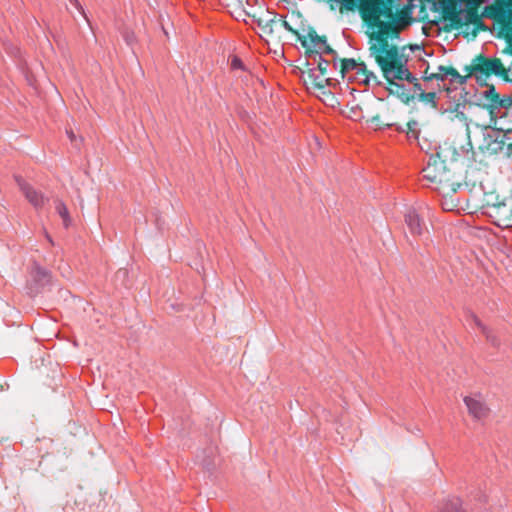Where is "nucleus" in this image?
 Returning a JSON list of instances; mask_svg holds the SVG:
<instances>
[{"label": "nucleus", "instance_id": "f257e3e1", "mask_svg": "<svg viewBox=\"0 0 512 512\" xmlns=\"http://www.w3.org/2000/svg\"><path fill=\"white\" fill-rule=\"evenodd\" d=\"M390 27L385 25L380 32H371L369 40V54L380 67L383 77L389 82L407 81L413 82L416 77L407 67L408 58L404 54V48L389 42V38L397 36L388 32Z\"/></svg>", "mask_w": 512, "mask_h": 512}, {"label": "nucleus", "instance_id": "f03ea898", "mask_svg": "<svg viewBox=\"0 0 512 512\" xmlns=\"http://www.w3.org/2000/svg\"><path fill=\"white\" fill-rule=\"evenodd\" d=\"M360 16L367 25L373 29L372 32L385 30L384 26L390 28L388 32L398 34L399 30L410 24L408 12L394 11L392 4L394 0H359Z\"/></svg>", "mask_w": 512, "mask_h": 512}, {"label": "nucleus", "instance_id": "7ed1b4c3", "mask_svg": "<svg viewBox=\"0 0 512 512\" xmlns=\"http://www.w3.org/2000/svg\"><path fill=\"white\" fill-rule=\"evenodd\" d=\"M508 78L509 72L502 58L488 59L485 56L475 57L470 65L469 75L474 77L478 84H486L491 75Z\"/></svg>", "mask_w": 512, "mask_h": 512}, {"label": "nucleus", "instance_id": "20e7f679", "mask_svg": "<svg viewBox=\"0 0 512 512\" xmlns=\"http://www.w3.org/2000/svg\"><path fill=\"white\" fill-rule=\"evenodd\" d=\"M422 176L428 183L438 185V190L456 191L453 174L446 168L445 161L438 156L430 157L427 165L422 169Z\"/></svg>", "mask_w": 512, "mask_h": 512}, {"label": "nucleus", "instance_id": "39448f33", "mask_svg": "<svg viewBox=\"0 0 512 512\" xmlns=\"http://www.w3.org/2000/svg\"><path fill=\"white\" fill-rule=\"evenodd\" d=\"M445 13L451 26L455 29L470 24L477 26L479 29H484V24L477 9L468 7L465 9H457L456 3H454L447 6Z\"/></svg>", "mask_w": 512, "mask_h": 512}, {"label": "nucleus", "instance_id": "423d86ee", "mask_svg": "<svg viewBox=\"0 0 512 512\" xmlns=\"http://www.w3.org/2000/svg\"><path fill=\"white\" fill-rule=\"evenodd\" d=\"M482 15L495 23L505 24L506 33H512V0H494L484 7Z\"/></svg>", "mask_w": 512, "mask_h": 512}, {"label": "nucleus", "instance_id": "0eeeda50", "mask_svg": "<svg viewBox=\"0 0 512 512\" xmlns=\"http://www.w3.org/2000/svg\"><path fill=\"white\" fill-rule=\"evenodd\" d=\"M487 216L498 227H510L512 225V198L504 197L488 212Z\"/></svg>", "mask_w": 512, "mask_h": 512}, {"label": "nucleus", "instance_id": "6e6552de", "mask_svg": "<svg viewBox=\"0 0 512 512\" xmlns=\"http://www.w3.org/2000/svg\"><path fill=\"white\" fill-rule=\"evenodd\" d=\"M298 40L305 48H318L321 52L330 54L335 53L327 44L324 36H319L314 29H309L306 34L298 35Z\"/></svg>", "mask_w": 512, "mask_h": 512}, {"label": "nucleus", "instance_id": "1a4fd4ad", "mask_svg": "<svg viewBox=\"0 0 512 512\" xmlns=\"http://www.w3.org/2000/svg\"><path fill=\"white\" fill-rule=\"evenodd\" d=\"M505 28V24L494 22V29L497 31V37L505 40V47L502 49L501 55L510 59L509 62L506 60L504 61L506 63V69L512 74V33H506V30H504Z\"/></svg>", "mask_w": 512, "mask_h": 512}, {"label": "nucleus", "instance_id": "9d476101", "mask_svg": "<svg viewBox=\"0 0 512 512\" xmlns=\"http://www.w3.org/2000/svg\"><path fill=\"white\" fill-rule=\"evenodd\" d=\"M464 403L468 409L469 414L476 420H483L489 414V409L485 403L477 397L466 396Z\"/></svg>", "mask_w": 512, "mask_h": 512}, {"label": "nucleus", "instance_id": "9b49d317", "mask_svg": "<svg viewBox=\"0 0 512 512\" xmlns=\"http://www.w3.org/2000/svg\"><path fill=\"white\" fill-rule=\"evenodd\" d=\"M405 223L412 236H421L426 229L423 219L415 209H409L405 214Z\"/></svg>", "mask_w": 512, "mask_h": 512}, {"label": "nucleus", "instance_id": "f8f14e48", "mask_svg": "<svg viewBox=\"0 0 512 512\" xmlns=\"http://www.w3.org/2000/svg\"><path fill=\"white\" fill-rule=\"evenodd\" d=\"M483 135L487 149L493 153H498L505 148L507 142L505 135H502L495 130H484Z\"/></svg>", "mask_w": 512, "mask_h": 512}, {"label": "nucleus", "instance_id": "ddd939ff", "mask_svg": "<svg viewBox=\"0 0 512 512\" xmlns=\"http://www.w3.org/2000/svg\"><path fill=\"white\" fill-rule=\"evenodd\" d=\"M17 181H18V185H19L21 191L23 192V194L25 195V197L29 201V203L35 209L42 208L45 203V198H44L43 194L40 193L39 191L35 190L31 185H29L25 181H22V180H17Z\"/></svg>", "mask_w": 512, "mask_h": 512}, {"label": "nucleus", "instance_id": "4468645a", "mask_svg": "<svg viewBox=\"0 0 512 512\" xmlns=\"http://www.w3.org/2000/svg\"><path fill=\"white\" fill-rule=\"evenodd\" d=\"M356 80L364 85L378 84L377 76L367 69L365 63L361 62L355 72L349 76V81Z\"/></svg>", "mask_w": 512, "mask_h": 512}, {"label": "nucleus", "instance_id": "2eb2a0df", "mask_svg": "<svg viewBox=\"0 0 512 512\" xmlns=\"http://www.w3.org/2000/svg\"><path fill=\"white\" fill-rule=\"evenodd\" d=\"M461 107H464V106L461 104H457L455 106L454 110H450V111L446 110L445 112L449 114V118L452 121L457 120L465 127V133H466V136L468 139V141H467L468 148H466V149L462 148V151L468 152L470 149H472V144L470 141L469 120H468L467 116L465 115V113L462 110H460Z\"/></svg>", "mask_w": 512, "mask_h": 512}, {"label": "nucleus", "instance_id": "dca6fc26", "mask_svg": "<svg viewBox=\"0 0 512 512\" xmlns=\"http://www.w3.org/2000/svg\"><path fill=\"white\" fill-rule=\"evenodd\" d=\"M268 17H259L255 21L263 33L271 35L278 26V15L267 11Z\"/></svg>", "mask_w": 512, "mask_h": 512}, {"label": "nucleus", "instance_id": "f3484780", "mask_svg": "<svg viewBox=\"0 0 512 512\" xmlns=\"http://www.w3.org/2000/svg\"><path fill=\"white\" fill-rule=\"evenodd\" d=\"M505 115H506V113H504L498 117L490 118L489 125L483 126V129L484 130H495V131L499 132L500 134L505 135V139L507 141H509V140H511V138L509 137V134L512 133V126L504 125L500 121V119L502 117H504Z\"/></svg>", "mask_w": 512, "mask_h": 512}, {"label": "nucleus", "instance_id": "a211bd4d", "mask_svg": "<svg viewBox=\"0 0 512 512\" xmlns=\"http://www.w3.org/2000/svg\"><path fill=\"white\" fill-rule=\"evenodd\" d=\"M30 275L39 286L47 285L51 279L50 272L36 263L33 264Z\"/></svg>", "mask_w": 512, "mask_h": 512}, {"label": "nucleus", "instance_id": "6ab92c4d", "mask_svg": "<svg viewBox=\"0 0 512 512\" xmlns=\"http://www.w3.org/2000/svg\"><path fill=\"white\" fill-rule=\"evenodd\" d=\"M307 80L315 88L323 89L329 81V78L323 72H319L313 68L307 71Z\"/></svg>", "mask_w": 512, "mask_h": 512}, {"label": "nucleus", "instance_id": "aec40b11", "mask_svg": "<svg viewBox=\"0 0 512 512\" xmlns=\"http://www.w3.org/2000/svg\"><path fill=\"white\" fill-rule=\"evenodd\" d=\"M467 322L472 325L474 324L476 327H478L481 332L485 335L486 339L494 346L498 345V340L496 337L492 334L491 330L486 327L480 319L473 313H470L467 317Z\"/></svg>", "mask_w": 512, "mask_h": 512}, {"label": "nucleus", "instance_id": "412c9836", "mask_svg": "<svg viewBox=\"0 0 512 512\" xmlns=\"http://www.w3.org/2000/svg\"><path fill=\"white\" fill-rule=\"evenodd\" d=\"M390 84L392 85L390 93L395 94L404 103H409L414 100V93L410 88L405 87L403 84H398L396 81Z\"/></svg>", "mask_w": 512, "mask_h": 512}, {"label": "nucleus", "instance_id": "4be33fe9", "mask_svg": "<svg viewBox=\"0 0 512 512\" xmlns=\"http://www.w3.org/2000/svg\"><path fill=\"white\" fill-rule=\"evenodd\" d=\"M439 512H466L462 507V501L458 497H449L444 501Z\"/></svg>", "mask_w": 512, "mask_h": 512}, {"label": "nucleus", "instance_id": "5701e85b", "mask_svg": "<svg viewBox=\"0 0 512 512\" xmlns=\"http://www.w3.org/2000/svg\"><path fill=\"white\" fill-rule=\"evenodd\" d=\"M502 198L494 192L485 193L482 200V213L487 216L488 212L492 210L500 202Z\"/></svg>", "mask_w": 512, "mask_h": 512}, {"label": "nucleus", "instance_id": "b1692460", "mask_svg": "<svg viewBox=\"0 0 512 512\" xmlns=\"http://www.w3.org/2000/svg\"><path fill=\"white\" fill-rule=\"evenodd\" d=\"M360 63L361 62H357L353 58L343 59L341 63L342 76L347 77L349 79V76H351L355 72V70H357Z\"/></svg>", "mask_w": 512, "mask_h": 512}, {"label": "nucleus", "instance_id": "393cba45", "mask_svg": "<svg viewBox=\"0 0 512 512\" xmlns=\"http://www.w3.org/2000/svg\"><path fill=\"white\" fill-rule=\"evenodd\" d=\"M55 210L62 218L64 226L68 227L71 223V218L64 202L59 199L55 200Z\"/></svg>", "mask_w": 512, "mask_h": 512}, {"label": "nucleus", "instance_id": "a878e982", "mask_svg": "<svg viewBox=\"0 0 512 512\" xmlns=\"http://www.w3.org/2000/svg\"><path fill=\"white\" fill-rule=\"evenodd\" d=\"M499 100H501V95L497 94V98L494 97L490 101L486 103V106L489 109L490 118L498 117L501 114V107L499 106Z\"/></svg>", "mask_w": 512, "mask_h": 512}, {"label": "nucleus", "instance_id": "bb28decb", "mask_svg": "<svg viewBox=\"0 0 512 512\" xmlns=\"http://www.w3.org/2000/svg\"><path fill=\"white\" fill-rule=\"evenodd\" d=\"M451 67H445V66H438V71L436 73H428V70L425 71V78L427 80H439L441 82H444L446 81L447 79V76L445 75V73L447 72V70H450Z\"/></svg>", "mask_w": 512, "mask_h": 512}, {"label": "nucleus", "instance_id": "cd10ccee", "mask_svg": "<svg viewBox=\"0 0 512 512\" xmlns=\"http://www.w3.org/2000/svg\"><path fill=\"white\" fill-rule=\"evenodd\" d=\"M445 75L447 76L446 80H449L450 84L463 85L467 79V76L460 75L458 71L452 67L450 70H447Z\"/></svg>", "mask_w": 512, "mask_h": 512}, {"label": "nucleus", "instance_id": "c85d7f7f", "mask_svg": "<svg viewBox=\"0 0 512 512\" xmlns=\"http://www.w3.org/2000/svg\"><path fill=\"white\" fill-rule=\"evenodd\" d=\"M437 94L436 92L420 93L418 100L424 104L431 105L433 108L437 107Z\"/></svg>", "mask_w": 512, "mask_h": 512}, {"label": "nucleus", "instance_id": "c756f323", "mask_svg": "<svg viewBox=\"0 0 512 512\" xmlns=\"http://www.w3.org/2000/svg\"><path fill=\"white\" fill-rule=\"evenodd\" d=\"M344 10H346V11L357 10L360 13V1L359 0H342L340 12L342 13Z\"/></svg>", "mask_w": 512, "mask_h": 512}, {"label": "nucleus", "instance_id": "7c9ffc66", "mask_svg": "<svg viewBox=\"0 0 512 512\" xmlns=\"http://www.w3.org/2000/svg\"><path fill=\"white\" fill-rule=\"evenodd\" d=\"M486 86V89L481 92L482 97L486 100V103L490 101L492 98H497V92L495 90V87L493 85H489L487 82L486 84H483Z\"/></svg>", "mask_w": 512, "mask_h": 512}, {"label": "nucleus", "instance_id": "2f4dec72", "mask_svg": "<svg viewBox=\"0 0 512 512\" xmlns=\"http://www.w3.org/2000/svg\"><path fill=\"white\" fill-rule=\"evenodd\" d=\"M499 106L501 107V110H508L512 106V94H507L501 96V100H499Z\"/></svg>", "mask_w": 512, "mask_h": 512}, {"label": "nucleus", "instance_id": "473e14b6", "mask_svg": "<svg viewBox=\"0 0 512 512\" xmlns=\"http://www.w3.org/2000/svg\"><path fill=\"white\" fill-rule=\"evenodd\" d=\"M278 25L282 26L285 30H287L288 32L296 35L298 37V35H301L297 30H295L290 24L288 21L284 20L282 17H278Z\"/></svg>", "mask_w": 512, "mask_h": 512}, {"label": "nucleus", "instance_id": "72a5a7b5", "mask_svg": "<svg viewBox=\"0 0 512 512\" xmlns=\"http://www.w3.org/2000/svg\"><path fill=\"white\" fill-rule=\"evenodd\" d=\"M413 84V87L410 88L414 93V99H418L420 97V93H424V89L421 87V84L419 83L418 79L413 80V82H410Z\"/></svg>", "mask_w": 512, "mask_h": 512}, {"label": "nucleus", "instance_id": "f704fd0d", "mask_svg": "<svg viewBox=\"0 0 512 512\" xmlns=\"http://www.w3.org/2000/svg\"><path fill=\"white\" fill-rule=\"evenodd\" d=\"M328 66H329V62L324 60L322 58L321 54H319V62L317 64V66L314 67L313 69H315L319 72H323L326 75Z\"/></svg>", "mask_w": 512, "mask_h": 512}, {"label": "nucleus", "instance_id": "c9c22d12", "mask_svg": "<svg viewBox=\"0 0 512 512\" xmlns=\"http://www.w3.org/2000/svg\"><path fill=\"white\" fill-rule=\"evenodd\" d=\"M485 0H464L466 7L477 9Z\"/></svg>", "mask_w": 512, "mask_h": 512}, {"label": "nucleus", "instance_id": "e433bc0d", "mask_svg": "<svg viewBox=\"0 0 512 512\" xmlns=\"http://www.w3.org/2000/svg\"><path fill=\"white\" fill-rule=\"evenodd\" d=\"M372 123H375L376 126H378L379 128H382L384 126L386 127H391L392 124L390 123H384L380 120V117L379 116H376V117H373L372 118Z\"/></svg>", "mask_w": 512, "mask_h": 512}, {"label": "nucleus", "instance_id": "4c0bfd02", "mask_svg": "<svg viewBox=\"0 0 512 512\" xmlns=\"http://www.w3.org/2000/svg\"><path fill=\"white\" fill-rule=\"evenodd\" d=\"M331 10L340 9L342 0H326Z\"/></svg>", "mask_w": 512, "mask_h": 512}, {"label": "nucleus", "instance_id": "58836bf2", "mask_svg": "<svg viewBox=\"0 0 512 512\" xmlns=\"http://www.w3.org/2000/svg\"><path fill=\"white\" fill-rule=\"evenodd\" d=\"M506 155L509 157V158H512V141L509 140L506 142Z\"/></svg>", "mask_w": 512, "mask_h": 512}, {"label": "nucleus", "instance_id": "ea45409f", "mask_svg": "<svg viewBox=\"0 0 512 512\" xmlns=\"http://www.w3.org/2000/svg\"><path fill=\"white\" fill-rule=\"evenodd\" d=\"M231 65H232V67H233V68H241V66H242V62H241V60H240V59H238V58H234V59L232 60Z\"/></svg>", "mask_w": 512, "mask_h": 512}, {"label": "nucleus", "instance_id": "a19ab883", "mask_svg": "<svg viewBox=\"0 0 512 512\" xmlns=\"http://www.w3.org/2000/svg\"><path fill=\"white\" fill-rule=\"evenodd\" d=\"M408 128L410 131H414L415 130V127L417 126V122L413 121V122H408Z\"/></svg>", "mask_w": 512, "mask_h": 512}, {"label": "nucleus", "instance_id": "79ce46f5", "mask_svg": "<svg viewBox=\"0 0 512 512\" xmlns=\"http://www.w3.org/2000/svg\"><path fill=\"white\" fill-rule=\"evenodd\" d=\"M67 134H68L69 138H70L71 140H73V138H74V134H73V132H72V131H67Z\"/></svg>", "mask_w": 512, "mask_h": 512}, {"label": "nucleus", "instance_id": "37998d69", "mask_svg": "<svg viewBox=\"0 0 512 512\" xmlns=\"http://www.w3.org/2000/svg\"><path fill=\"white\" fill-rule=\"evenodd\" d=\"M117 275H118V276H119V275H126V270H119V271L117 272Z\"/></svg>", "mask_w": 512, "mask_h": 512}, {"label": "nucleus", "instance_id": "c03bdc74", "mask_svg": "<svg viewBox=\"0 0 512 512\" xmlns=\"http://www.w3.org/2000/svg\"><path fill=\"white\" fill-rule=\"evenodd\" d=\"M73 2L75 3V5H76L77 7L79 6L78 0H73Z\"/></svg>", "mask_w": 512, "mask_h": 512}, {"label": "nucleus", "instance_id": "a18cd8bd", "mask_svg": "<svg viewBox=\"0 0 512 512\" xmlns=\"http://www.w3.org/2000/svg\"><path fill=\"white\" fill-rule=\"evenodd\" d=\"M130 40H132V37L126 38V42L130 43Z\"/></svg>", "mask_w": 512, "mask_h": 512}, {"label": "nucleus", "instance_id": "49530a36", "mask_svg": "<svg viewBox=\"0 0 512 512\" xmlns=\"http://www.w3.org/2000/svg\"><path fill=\"white\" fill-rule=\"evenodd\" d=\"M130 40H132V37L126 38V42L130 43Z\"/></svg>", "mask_w": 512, "mask_h": 512}, {"label": "nucleus", "instance_id": "de8ad7c7", "mask_svg": "<svg viewBox=\"0 0 512 512\" xmlns=\"http://www.w3.org/2000/svg\"><path fill=\"white\" fill-rule=\"evenodd\" d=\"M444 209H446V210H448V211H451V210H452V208H447V207H445V206H444Z\"/></svg>", "mask_w": 512, "mask_h": 512}]
</instances>
